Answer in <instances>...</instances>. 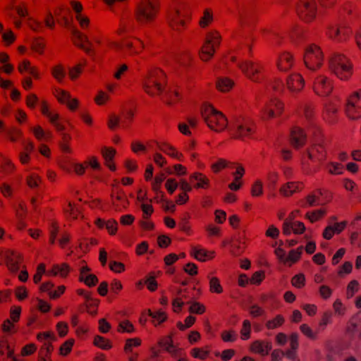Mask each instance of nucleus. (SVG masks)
Instances as JSON below:
<instances>
[{
    "label": "nucleus",
    "mask_w": 361,
    "mask_h": 361,
    "mask_svg": "<svg viewBox=\"0 0 361 361\" xmlns=\"http://www.w3.org/2000/svg\"><path fill=\"white\" fill-rule=\"evenodd\" d=\"M164 83H165V75L159 69L150 71L142 80L143 89L150 95L164 93Z\"/></svg>",
    "instance_id": "1"
},
{
    "label": "nucleus",
    "mask_w": 361,
    "mask_h": 361,
    "mask_svg": "<svg viewBox=\"0 0 361 361\" xmlns=\"http://www.w3.org/2000/svg\"><path fill=\"white\" fill-rule=\"evenodd\" d=\"M201 116L207 126L216 131L223 130L227 126L225 116L211 105L204 104L202 106Z\"/></svg>",
    "instance_id": "2"
},
{
    "label": "nucleus",
    "mask_w": 361,
    "mask_h": 361,
    "mask_svg": "<svg viewBox=\"0 0 361 361\" xmlns=\"http://www.w3.org/2000/svg\"><path fill=\"white\" fill-rule=\"evenodd\" d=\"M329 68L341 80H347L352 74V66L348 59L340 54H334L331 56Z\"/></svg>",
    "instance_id": "3"
},
{
    "label": "nucleus",
    "mask_w": 361,
    "mask_h": 361,
    "mask_svg": "<svg viewBox=\"0 0 361 361\" xmlns=\"http://www.w3.org/2000/svg\"><path fill=\"white\" fill-rule=\"evenodd\" d=\"M323 61V54L320 48L315 44L308 46L304 54V62L310 72L315 71L320 67Z\"/></svg>",
    "instance_id": "4"
},
{
    "label": "nucleus",
    "mask_w": 361,
    "mask_h": 361,
    "mask_svg": "<svg viewBox=\"0 0 361 361\" xmlns=\"http://www.w3.org/2000/svg\"><path fill=\"white\" fill-rule=\"evenodd\" d=\"M157 12V6L152 0H142L137 7L136 16L140 23L151 22Z\"/></svg>",
    "instance_id": "5"
},
{
    "label": "nucleus",
    "mask_w": 361,
    "mask_h": 361,
    "mask_svg": "<svg viewBox=\"0 0 361 361\" xmlns=\"http://www.w3.org/2000/svg\"><path fill=\"white\" fill-rule=\"evenodd\" d=\"M308 77L313 83V89L316 94L326 97L331 93L332 85L326 77L317 74L315 71L310 72Z\"/></svg>",
    "instance_id": "6"
},
{
    "label": "nucleus",
    "mask_w": 361,
    "mask_h": 361,
    "mask_svg": "<svg viewBox=\"0 0 361 361\" xmlns=\"http://www.w3.org/2000/svg\"><path fill=\"white\" fill-rule=\"evenodd\" d=\"M219 44V35L216 32H209L207 35L204 45L200 51V56L202 60L207 61L211 59Z\"/></svg>",
    "instance_id": "7"
},
{
    "label": "nucleus",
    "mask_w": 361,
    "mask_h": 361,
    "mask_svg": "<svg viewBox=\"0 0 361 361\" xmlns=\"http://www.w3.org/2000/svg\"><path fill=\"white\" fill-rule=\"evenodd\" d=\"M345 113L351 120H357L361 118V90L355 92L347 99Z\"/></svg>",
    "instance_id": "8"
},
{
    "label": "nucleus",
    "mask_w": 361,
    "mask_h": 361,
    "mask_svg": "<svg viewBox=\"0 0 361 361\" xmlns=\"http://www.w3.org/2000/svg\"><path fill=\"white\" fill-rule=\"evenodd\" d=\"M297 11L300 18L305 21H311L317 14L316 0H300Z\"/></svg>",
    "instance_id": "9"
},
{
    "label": "nucleus",
    "mask_w": 361,
    "mask_h": 361,
    "mask_svg": "<svg viewBox=\"0 0 361 361\" xmlns=\"http://www.w3.org/2000/svg\"><path fill=\"white\" fill-rule=\"evenodd\" d=\"M168 20L170 26L173 30H180L185 25L186 14L175 6L169 12Z\"/></svg>",
    "instance_id": "10"
},
{
    "label": "nucleus",
    "mask_w": 361,
    "mask_h": 361,
    "mask_svg": "<svg viewBox=\"0 0 361 361\" xmlns=\"http://www.w3.org/2000/svg\"><path fill=\"white\" fill-rule=\"evenodd\" d=\"M20 258L19 254L12 250H8L6 252L0 251V264L3 263V259H5L8 269L13 272L18 271Z\"/></svg>",
    "instance_id": "11"
},
{
    "label": "nucleus",
    "mask_w": 361,
    "mask_h": 361,
    "mask_svg": "<svg viewBox=\"0 0 361 361\" xmlns=\"http://www.w3.org/2000/svg\"><path fill=\"white\" fill-rule=\"evenodd\" d=\"M37 339L44 342L42 354L45 355L46 357H49L53 350L51 343L56 340V336L51 332H42L37 334Z\"/></svg>",
    "instance_id": "12"
},
{
    "label": "nucleus",
    "mask_w": 361,
    "mask_h": 361,
    "mask_svg": "<svg viewBox=\"0 0 361 361\" xmlns=\"http://www.w3.org/2000/svg\"><path fill=\"white\" fill-rule=\"evenodd\" d=\"M253 131L252 125L248 121L238 122L233 128V133L235 137L240 139L250 137Z\"/></svg>",
    "instance_id": "13"
},
{
    "label": "nucleus",
    "mask_w": 361,
    "mask_h": 361,
    "mask_svg": "<svg viewBox=\"0 0 361 361\" xmlns=\"http://www.w3.org/2000/svg\"><path fill=\"white\" fill-rule=\"evenodd\" d=\"M283 105L277 99H273L263 109V118L264 119L271 118L280 114L282 111Z\"/></svg>",
    "instance_id": "14"
},
{
    "label": "nucleus",
    "mask_w": 361,
    "mask_h": 361,
    "mask_svg": "<svg viewBox=\"0 0 361 361\" xmlns=\"http://www.w3.org/2000/svg\"><path fill=\"white\" fill-rule=\"evenodd\" d=\"M240 68L246 75L253 81L259 80V68L252 61H246L239 64Z\"/></svg>",
    "instance_id": "15"
},
{
    "label": "nucleus",
    "mask_w": 361,
    "mask_h": 361,
    "mask_svg": "<svg viewBox=\"0 0 361 361\" xmlns=\"http://www.w3.org/2000/svg\"><path fill=\"white\" fill-rule=\"evenodd\" d=\"M351 33V30L346 27L331 26L328 31L330 38L341 42L345 40Z\"/></svg>",
    "instance_id": "16"
},
{
    "label": "nucleus",
    "mask_w": 361,
    "mask_h": 361,
    "mask_svg": "<svg viewBox=\"0 0 361 361\" xmlns=\"http://www.w3.org/2000/svg\"><path fill=\"white\" fill-rule=\"evenodd\" d=\"M286 85L290 92H298L304 86V79L298 73H293L286 78Z\"/></svg>",
    "instance_id": "17"
},
{
    "label": "nucleus",
    "mask_w": 361,
    "mask_h": 361,
    "mask_svg": "<svg viewBox=\"0 0 361 361\" xmlns=\"http://www.w3.org/2000/svg\"><path fill=\"white\" fill-rule=\"evenodd\" d=\"M305 226L300 221H290L285 220L283 224V232L285 235H290L291 232L300 234L305 231Z\"/></svg>",
    "instance_id": "18"
},
{
    "label": "nucleus",
    "mask_w": 361,
    "mask_h": 361,
    "mask_svg": "<svg viewBox=\"0 0 361 361\" xmlns=\"http://www.w3.org/2000/svg\"><path fill=\"white\" fill-rule=\"evenodd\" d=\"M56 97L61 103L66 104L71 110H75L78 106V101L72 98L71 94L64 90H57Z\"/></svg>",
    "instance_id": "19"
},
{
    "label": "nucleus",
    "mask_w": 361,
    "mask_h": 361,
    "mask_svg": "<svg viewBox=\"0 0 361 361\" xmlns=\"http://www.w3.org/2000/svg\"><path fill=\"white\" fill-rule=\"evenodd\" d=\"M250 348L252 352L264 356L269 353L272 345L270 342L257 340L252 343Z\"/></svg>",
    "instance_id": "20"
},
{
    "label": "nucleus",
    "mask_w": 361,
    "mask_h": 361,
    "mask_svg": "<svg viewBox=\"0 0 361 361\" xmlns=\"http://www.w3.org/2000/svg\"><path fill=\"white\" fill-rule=\"evenodd\" d=\"M73 35L80 42L78 44V46L82 49L87 54L92 55V49L90 47L92 43L89 41L87 37L75 29L73 30Z\"/></svg>",
    "instance_id": "21"
},
{
    "label": "nucleus",
    "mask_w": 361,
    "mask_h": 361,
    "mask_svg": "<svg viewBox=\"0 0 361 361\" xmlns=\"http://www.w3.org/2000/svg\"><path fill=\"white\" fill-rule=\"evenodd\" d=\"M290 135L292 144L295 147H302L305 144L306 135L301 128L298 127L294 128L291 131Z\"/></svg>",
    "instance_id": "22"
},
{
    "label": "nucleus",
    "mask_w": 361,
    "mask_h": 361,
    "mask_svg": "<svg viewBox=\"0 0 361 361\" xmlns=\"http://www.w3.org/2000/svg\"><path fill=\"white\" fill-rule=\"evenodd\" d=\"M306 154L312 161H322L324 157L323 147L320 145H314L306 151Z\"/></svg>",
    "instance_id": "23"
},
{
    "label": "nucleus",
    "mask_w": 361,
    "mask_h": 361,
    "mask_svg": "<svg viewBox=\"0 0 361 361\" xmlns=\"http://www.w3.org/2000/svg\"><path fill=\"white\" fill-rule=\"evenodd\" d=\"M90 271L87 267L80 268V280L84 281L88 286H93L98 282L97 277L91 274H88Z\"/></svg>",
    "instance_id": "24"
},
{
    "label": "nucleus",
    "mask_w": 361,
    "mask_h": 361,
    "mask_svg": "<svg viewBox=\"0 0 361 361\" xmlns=\"http://www.w3.org/2000/svg\"><path fill=\"white\" fill-rule=\"evenodd\" d=\"M292 66V57L288 53H283L277 60V67L281 71H286Z\"/></svg>",
    "instance_id": "25"
},
{
    "label": "nucleus",
    "mask_w": 361,
    "mask_h": 361,
    "mask_svg": "<svg viewBox=\"0 0 361 361\" xmlns=\"http://www.w3.org/2000/svg\"><path fill=\"white\" fill-rule=\"evenodd\" d=\"M42 112L44 115L47 116L49 118L51 123L55 126L56 129L59 132H62L64 130V126L58 121V114H54L51 113L49 111L48 108L45 106H42Z\"/></svg>",
    "instance_id": "26"
},
{
    "label": "nucleus",
    "mask_w": 361,
    "mask_h": 361,
    "mask_svg": "<svg viewBox=\"0 0 361 361\" xmlns=\"http://www.w3.org/2000/svg\"><path fill=\"white\" fill-rule=\"evenodd\" d=\"M302 183H296L293 182H289L284 185L280 190V192L284 196H290L298 190H301Z\"/></svg>",
    "instance_id": "27"
},
{
    "label": "nucleus",
    "mask_w": 361,
    "mask_h": 361,
    "mask_svg": "<svg viewBox=\"0 0 361 361\" xmlns=\"http://www.w3.org/2000/svg\"><path fill=\"white\" fill-rule=\"evenodd\" d=\"M102 155L106 161V164L107 166L112 171H114L116 169V167L114 165L111 164V161H112L114 154L116 153V151L112 148H106L104 147L102 151Z\"/></svg>",
    "instance_id": "28"
},
{
    "label": "nucleus",
    "mask_w": 361,
    "mask_h": 361,
    "mask_svg": "<svg viewBox=\"0 0 361 361\" xmlns=\"http://www.w3.org/2000/svg\"><path fill=\"white\" fill-rule=\"evenodd\" d=\"M159 148L160 150L171 156L172 157L176 158L178 160H181V157L183 155L180 153L176 151V149L172 146L164 143L159 145Z\"/></svg>",
    "instance_id": "29"
},
{
    "label": "nucleus",
    "mask_w": 361,
    "mask_h": 361,
    "mask_svg": "<svg viewBox=\"0 0 361 361\" xmlns=\"http://www.w3.org/2000/svg\"><path fill=\"white\" fill-rule=\"evenodd\" d=\"M192 254L197 260L205 261L207 257H213L214 252L209 253L204 249L194 247H192Z\"/></svg>",
    "instance_id": "30"
},
{
    "label": "nucleus",
    "mask_w": 361,
    "mask_h": 361,
    "mask_svg": "<svg viewBox=\"0 0 361 361\" xmlns=\"http://www.w3.org/2000/svg\"><path fill=\"white\" fill-rule=\"evenodd\" d=\"M217 88L221 92L228 91L233 86V82L227 78H221L216 82Z\"/></svg>",
    "instance_id": "31"
},
{
    "label": "nucleus",
    "mask_w": 361,
    "mask_h": 361,
    "mask_svg": "<svg viewBox=\"0 0 361 361\" xmlns=\"http://www.w3.org/2000/svg\"><path fill=\"white\" fill-rule=\"evenodd\" d=\"M69 267L66 264L61 265H55L51 269L53 275H59L61 277H66L69 272Z\"/></svg>",
    "instance_id": "32"
},
{
    "label": "nucleus",
    "mask_w": 361,
    "mask_h": 361,
    "mask_svg": "<svg viewBox=\"0 0 361 361\" xmlns=\"http://www.w3.org/2000/svg\"><path fill=\"white\" fill-rule=\"evenodd\" d=\"M284 318L283 316L279 314L274 319L267 321L266 323V327L268 329H274L281 326L284 322Z\"/></svg>",
    "instance_id": "33"
},
{
    "label": "nucleus",
    "mask_w": 361,
    "mask_h": 361,
    "mask_svg": "<svg viewBox=\"0 0 361 361\" xmlns=\"http://www.w3.org/2000/svg\"><path fill=\"white\" fill-rule=\"evenodd\" d=\"M213 20L212 12L209 9H205L202 17L200 20V25L204 27L207 26Z\"/></svg>",
    "instance_id": "34"
},
{
    "label": "nucleus",
    "mask_w": 361,
    "mask_h": 361,
    "mask_svg": "<svg viewBox=\"0 0 361 361\" xmlns=\"http://www.w3.org/2000/svg\"><path fill=\"white\" fill-rule=\"evenodd\" d=\"M303 247L300 246L297 250H292L290 251L289 255L286 257V262H291L293 263L297 262L302 254Z\"/></svg>",
    "instance_id": "35"
},
{
    "label": "nucleus",
    "mask_w": 361,
    "mask_h": 361,
    "mask_svg": "<svg viewBox=\"0 0 361 361\" xmlns=\"http://www.w3.org/2000/svg\"><path fill=\"white\" fill-rule=\"evenodd\" d=\"M226 167L234 168L235 164L233 163H228L224 159H219L216 163L212 164V169L216 173H217L220 169Z\"/></svg>",
    "instance_id": "36"
},
{
    "label": "nucleus",
    "mask_w": 361,
    "mask_h": 361,
    "mask_svg": "<svg viewBox=\"0 0 361 361\" xmlns=\"http://www.w3.org/2000/svg\"><path fill=\"white\" fill-rule=\"evenodd\" d=\"M94 343L104 350H108L111 348L109 341L100 336H97L94 338Z\"/></svg>",
    "instance_id": "37"
},
{
    "label": "nucleus",
    "mask_w": 361,
    "mask_h": 361,
    "mask_svg": "<svg viewBox=\"0 0 361 361\" xmlns=\"http://www.w3.org/2000/svg\"><path fill=\"white\" fill-rule=\"evenodd\" d=\"M332 317L333 313L331 311H326L324 312L322 315V318L319 322V328L321 329H324L326 325L331 324L332 322Z\"/></svg>",
    "instance_id": "38"
},
{
    "label": "nucleus",
    "mask_w": 361,
    "mask_h": 361,
    "mask_svg": "<svg viewBox=\"0 0 361 361\" xmlns=\"http://www.w3.org/2000/svg\"><path fill=\"white\" fill-rule=\"evenodd\" d=\"M190 304L189 307V312L193 314H201L204 312L205 307L197 302H188Z\"/></svg>",
    "instance_id": "39"
},
{
    "label": "nucleus",
    "mask_w": 361,
    "mask_h": 361,
    "mask_svg": "<svg viewBox=\"0 0 361 361\" xmlns=\"http://www.w3.org/2000/svg\"><path fill=\"white\" fill-rule=\"evenodd\" d=\"M40 182V178L37 174L35 173L30 175L27 178V184L32 189L38 188Z\"/></svg>",
    "instance_id": "40"
},
{
    "label": "nucleus",
    "mask_w": 361,
    "mask_h": 361,
    "mask_svg": "<svg viewBox=\"0 0 361 361\" xmlns=\"http://www.w3.org/2000/svg\"><path fill=\"white\" fill-rule=\"evenodd\" d=\"M326 214V211L324 209H317L312 211L311 212H307L306 214L307 217L310 219L311 222H314L320 218H322Z\"/></svg>",
    "instance_id": "41"
},
{
    "label": "nucleus",
    "mask_w": 361,
    "mask_h": 361,
    "mask_svg": "<svg viewBox=\"0 0 361 361\" xmlns=\"http://www.w3.org/2000/svg\"><path fill=\"white\" fill-rule=\"evenodd\" d=\"M251 324L250 321L245 320L243 324V328L240 331L241 338L243 340H247L250 336Z\"/></svg>",
    "instance_id": "42"
},
{
    "label": "nucleus",
    "mask_w": 361,
    "mask_h": 361,
    "mask_svg": "<svg viewBox=\"0 0 361 361\" xmlns=\"http://www.w3.org/2000/svg\"><path fill=\"white\" fill-rule=\"evenodd\" d=\"M141 341L139 338H129L126 341L124 350L128 353L132 351L133 347H137L140 345Z\"/></svg>",
    "instance_id": "43"
},
{
    "label": "nucleus",
    "mask_w": 361,
    "mask_h": 361,
    "mask_svg": "<svg viewBox=\"0 0 361 361\" xmlns=\"http://www.w3.org/2000/svg\"><path fill=\"white\" fill-rule=\"evenodd\" d=\"M191 179H194L198 181L196 186L197 188H204L209 183V180L205 176H203L200 173H195L191 176Z\"/></svg>",
    "instance_id": "44"
},
{
    "label": "nucleus",
    "mask_w": 361,
    "mask_h": 361,
    "mask_svg": "<svg viewBox=\"0 0 361 361\" xmlns=\"http://www.w3.org/2000/svg\"><path fill=\"white\" fill-rule=\"evenodd\" d=\"M328 170L331 174L339 175L343 173V166L341 164L332 162L329 165Z\"/></svg>",
    "instance_id": "45"
},
{
    "label": "nucleus",
    "mask_w": 361,
    "mask_h": 361,
    "mask_svg": "<svg viewBox=\"0 0 361 361\" xmlns=\"http://www.w3.org/2000/svg\"><path fill=\"white\" fill-rule=\"evenodd\" d=\"M19 71L23 73V71H27L30 74L33 76H36V72L33 67H31L28 61H23L18 67Z\"/></svg>",
    "instance_id": "46"
},
{
    "label": "nucleus",
    "mask_w": 361,
    "mask_h": 361,
    "mask_svg": "<svg viewBox=\"0 0 361 361\" xmlns=\"http://www.w3.org/2000/svg\"><path fill=\"white\" fill-rule=\"evenodd\" d=\"M209 286L211 291L220 293L222 292V287L220 285L219 281L216 277H212L209 281Z\"/></svg>",
    "instance_id": "47"
},
{
    "label": "nucleus",
    "mask_w": 361,
    "mask_h": 361,
    "mask_svg": "<svg viewBox=\"0 0 361 361\" xmlns=\"http://www.w3.org/2000/svg\"><path fill=\"white\" fill-rule=\"evenodd\" d=\"M305 278L302 274L294 276L292 279V284L296 288H300L305 285Z\"/></svg>",
    "instance_id": "48"
},
{
    "label": "nucleus",
    "mask_w": 361,
    "mask_h": 361,
    "mask_svg": "<svg viewBox=\"0 0 361 361\" xmlns=\"http://www.w3.org/2000/svg\"><path fill=\"white\" fill-rule=\"evenodd\" d=\"M52 74L59 82H61L66 73L61 66H58L52 69Z\"/></svg>",
    "instance_id": "49"
},
{
    "label": "nucleus",
    "mask_w": 361,
    "mask_h": 361,
    "mask_svg": "<svg viewBox=\"0 0 361 361\" xmlns=\"http://www.w3.org/2000/svg\"><path fill=\"white\" fill-rule=\"evenodd\" d=\"M134 331L133 324L128 321H124L119 324L118 331L131 333Z\"/></svg>",
    "instance_id": "50"
},
{
    "label": "nucleus",
    "mask_w": 361,
    "mask_h": 361,
    "mask_svg": "<svg viewBox=\"0 0 361 361\" xmlns=\"http://www.w3.org/2000/svg\"><path fill=\"white\" fill-rule=\"evenodd\" d=\"M1 167L5 173H9L14 169V166L11 161L4 157H2Z\"/></svg>",
    "instance_id": "51"
},
{
    "label": "nucleus",
    "mask_w": 361,
    "mask_h": 361,
    "mask_svg": "<svg viewBox=\"0 0 361 361\" xmlns=\"http://www.w3.org/2000/svg\"><path fill=\"white\" fill-rule=\"evenodd\" d=\"M334 310L335 314L338 316H343L345 314V308L343 307L341 301L340 300H336L334 305Z\"/></svg>",
    "instance_id": "52"
},
{
    "label": "nucleus",
    "mask_w": 361,
    "mask_h": 361,
    "mask_svg": "<svg viewBox=\"0 0 361 361\" xmlns=\"http://www.w3.org/2000/svg\"><path fill=\"white\" fill-rule=\"evenodd\" d=\"M195 321V317L192 316H188L186 317L185 320V324H182L181 322H178V327L180 330L183 331L187 328L190 327L194 324Z\"/></svg>",
    "instance_id": "53"
},
{
    "label": "nucleus",
    "mask_w": 361,
    "mask_h": 361,
    "mask_svg": "<svg viewBox=\"0 0 361 361\" xmlns=\"http://www.w3.org/2000/svg\"><path fill=\"white\" fill-rule=\"evenodd\" d=\"M252 196L257 197L259 196L263 192L262 183L260 180H257L252 188Z\"/></svg>",
    "instance_id": "54"
},
{
    "label": "nucleus",
    "mask_w": 361,
    "mask_h": 361,
    "mask_svg": "<svg viewBox=\"0 0 361 361\" xmlns=\"http://www.w3.org/2000/svg\"><path fill=\"white\" fill-rule=\"evenodd\" d=\"M178 93L176 91H169L165 93L163 99L165 102H166L169 105H171L173 102L174 98H178Z\"/></svg>",
    "instance_id": "55"
},
{
    "label": "nucleus",
    "mask_w": 361,
    "mask_h": 361,
    "mask_svg": "<svg viewBox=\"0 0 361 361\" xmlns=\"http://www.w3.org/2000/svg\"><path fill=\"white\" fill-rule=\"evenodd\" d=\"M149 315L154 319L157 320L158 324L163 322L166 319V314L161 311L152 312V311L149 310Z\"/></svg>",
    "instance_id": "56"
},
{
    "label": "nucleus",
    "mask_w": 361,
    "mask_h": 361,
    "mask_svg": "<svg viewBox=\"0 0 361 361\" xmlns=\"http://www.w3.org/2000/svg\"><path fill=\"white\" fill-rule=\"evenodd\" d=\"M221 337L225 342H233L237 338V334L234 331H224Z\"/></svg>",
    "instance_id": "57"
},
{
    "label": "nucleus",
    "mask_w": 361,
    "mask_h": 361,
    "mask_svg": "<svg viewBox=\"0 0 361 361\" xmlns=\"http://www.w3.org/2000/svg\"><path fill=\"white\" fill-rule=\"evenodd\" d=\"M165 186L168 192L172 194L177 189L178 184L174 179L169 178L167 180Z\"/></svg>",
    "instance_id": "58"
},
{
    "label": "nucleus",
    "mask_w": 361,
    "mask_h": 361,
    "mask_svg": "<svg viewBox=\"0 0 361 361\" xmlns=\"http://www.w3.org/2000/svg\"><path fill=\"white\" fill-rule=\"evenodd\" d=\"M73 344V341L71 340H68L66 341L61 347H60V353L62 355H67L71 350L72 345Z\"/></svg>",
    "instance_id": "59"
},
{
    "label": "nucleus",
    "mask_w": 361,
    "mask_h": 361,
    "mask_svg": "<svg viewBox=\"0 0 361 361\" xmlns=\"http://www.w3.org/2000/svg\"><path fill=\"white\" fill-rule=\"evenodd\" d=\"M300 329L302 333L307 336L308 338L312 339L316 338L315 334L313 333V331L308 325L303 324L300 326Z\"/></svg>",
    "instance_id": "60"
},
{
    "label": "nucleus",
    "mask_w": 361,
    "mask_h": 361,
    "mask_svg": "<svg viewBox=\"0 0 361 361\" xmlns=\"http://www.w3.org/2000/svg\"><path fill=\"white\" fill-rule=\"evenodd\" d=\"M191 354L194 357L201 360H204L208 355L207 352L204 351L200 348H193L191 350Z\"/></svg>",
    "instance_id": "61"
},
{
    "label": "nucleus",
    "mask_w": 361,
    "mask_h": 361,
    "mask_svg": "<svg viewBox=\"0 0 361 361\" xmlns=\"http://www.w3.org/2000/svg\"><path fill=\"white\" fill-rule=\"evenodd\" d=\"M32 131L36 137L39 140L50 137V134H47L39 126L34 128Z\"/></svg>",
    "instance_id": "62"
},
{
    "label": "nucleus",
    "mask_w": 361,
    "mask_h": 361,
    "mask_svg": "<svg viewBox=\"0 0 361 361\" xmlns=\"http://www.w3.org/2000/svg\"><path fill=\"white\" fill-rule=\"evenodd\" d=\"M110 269L115 272L120 273L124 270V265L121 262L111 261L109 264Z\"/></svg>",
    "instance_id": "63"
},
{
    "label": "nucleus",
    "mask_w": 361,
    "mask_h": 361,
    "mask_svg": "<svg viewBox=\"0 0 361 361\" xmlns=\"http://www.w3.org/2000/svg\"><path fill=\"white\" fill-rule=\"evenodd\" d=\"M264 277V274L263 271H257V272L254 273V274L252 275V276L250 279V281L252 283L259 284Z\"/></svg>",
    "instance_id": "64"
}]
</instances>
